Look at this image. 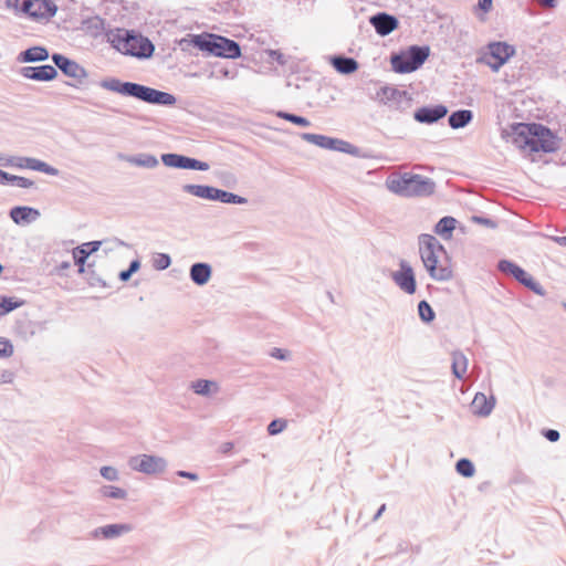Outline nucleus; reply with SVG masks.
I'll list each match as a JSON object with an SVG mask.
<instances>
[{"mask_svg":"<svg viewBox=\"0 0 566 566\" xmlns=\"http://www.w3.org/2000/svg\"><path fill=\"white\" fill-rule=\"evenodd\" d=\"M507 135L517 148L533 153H555L560 148V138L542 124L515 123Z\"/></svg>","mask_w":566,"mask_h":566,"instance_id":"1","label":"nucleus"},{"mask_svg":"<svg viewBox=\"0 0 566 566\" xmlns=\"http://www.w3.org/2000/svg\"><path fill=\"white\" fill-rule=\"evenodd\" d=\"M99 86L124 96L135 97L139 101L153 105L172 106L177 101L176 97L170 93L134 82H122L115 77L101 81Z\"/></svg>","mask_w":566,"mask_h":566,"instance_id":"2","label":"nucleus"},{"mask_svg":"<svg viewBox=\"0 0 566 566\" xmlns=\"http://www.w3.org/2000/svg\"><path fill=\"white\" fill-rule=\"evenodd\" d=\"M386 186L391 192L407 198L430 196L436 189L431 178L409 172L389 177Z\"/></svg>","mask_w":566,"mask_h":566,"instance_id":"3","label":"nucleus"},{"mask_svg":"<svg viewBox=\"0 0 566 566\" xmlns=\"http://www.w3.org/2000/svg\"><path fill=\"white\" fill-rule=\"evenodd\" d=\"M192 45L209 55L223 59H238L241 56L240 44L231 39L213 33L193 35Z\"/></svg>","mask_w":566,"mask_h":566,"instance_id":"4","label":"nucleus"},{"mask_svg":"<svg viewBox=\"0 0 566 566\" xmlns=\"http://www.w3.org/2000/svg\"><path fill=\"white\" fill-rule=\"evenodd\" d=\"M113 44L119 52L138 59H149L155 51V45L148 38L128 30L117 34Z\"/></svg>","mask_w":566,"mask_h":566,"instance_id":"5","label":"nucleus"},{"mask_svg":"<svg viewBox=\"0 0 566 566\" xmlns=\"http://www.w3.org/2000/svg\"><path fill=\"white\" fill-rule=\"evenodd\" d=\"M427 45H411L407 50L395 53L390 57L391 67L396 73L406 74L417 71L429 57Z\"/></svg>","mask_w":566,"mask_h":566,"instance_id":"6","label":"nucleus"},{"mask_svg":"<svg viewBox=\"0 0 566 566\" xmlns=\"http://www.w3.org/2000/svg\"><path fill=\"white\" fill-rule=\"evenodd\" d=\"M10 9L27 14L33 20H48L56 13V6L52 0H6Z\"/></svg>","mask_w":566,"mask_h":566,"instance_id":"7","label":"nucleus"},{"mask_svg":"<svg viewBox=\"0 0 566 566\" xmlns=\"http://www.w3.org/2000/svg\"><path fill=\"white\" fill-rule=\"evenodd\" d=\"M419 253L423 266L431 268L432 273L437 275L434 260L447 254L444 247L434 235L423 233L419 235Z\"/></svg>","mask_w":566,"mask_h":566,"instance_id":"8","label":"nucleus"},{"mask_svg":"<svg viewBox=\"0 0 566 566\" xmlns=\"http://www.w3.org/2000/svg\"><path fill=\"white\" fill-rule=\"evenodd\" d=\"M497 269L507 275L513 276L518 283L531 290L533 293L544 296L546 294L544 287L524 269L509 260H501Z\"/></svg>","mask_w":566,"mask_h":566,"instance_id":"9","label":"nucleus"},{"mask_svg":"<svg viewBox=\"0 0 566 566\" xmlns=\"http://www.w3.org/2000/svg\"><path fill=\"white\" fill-rule=\"evenodd\" d=\"M128 465L134 471L151 475L163 473L167 468V461L159 455L138 454L129 458Z\"/></svg>","mask_w":566,"mask_h":566,"instance_id":"10","label":"nucleus"},{"mask_svg":"<svg viewBox=\"0 0 566 566\" xmlns=\"http://www.w3.org/2000/svg\"><path fill=\"white\" fill-rule=\"evenodd\" d=\"M488 50L489 53L484 57L485 63L494 72H497L500 67L503 66L507 60L515 54L514 46L505 42H492L488 45Z\"/></svg>","mask_w":566,"mask_h":566,"instance_id":"11","label":"nucleus"},{"mask_svg":"<svg viewBox=\"0 0 566 566\" xmlns=\"http://www.w3.org/2000/svg\"><path fill=\"white\" fill-rule=\"evenodd\" d=\"M3 165L19 169H32L49 176H57L60 174L57 168L33 157L11 156L6 159Z\"/></svg>","mask_w":566,"mask_h":566,"instance_id":"12","label":"nucleus"},{"mask_svg":"<svg viewBox=\"0 0 566 566\" xmlns=\"http://www.w3.org/2000/svg\"><path fill=\"white\" fill-rule=\"evenodd\" d=\"M54 65L67 77L76 80L78 84L87 77L86 70L80 65L76 61L69 59L67 56L54 53L51 56Z\"/></svg>","mask_w":566,"mask_h":566,"instance_id":"13","label":"nucleus"},{"mask_svg":"<svg viewBox=\"0 0 566 566\" xmlns=\"http://www.w3.org/2000/svg\"><path fill=\"white\" fill-rule=\"evenodd\" d=\"M392 281L397 286L407 294H413L417 290L416 276L410 264L401 260L399 263V270L392 272Z\"/></svg>","mask_w":566,"mask_h":566,"instance_id":"14","label":"nucleus"},{"mask_svg":"<svg viewBox=\"0 0 566 566\" xmlns=\"http://www.w3.org/2000/svg\"><path fill=\"white\" fill-rule=\"evenodd\" d=\"M20 74L24 78L40 82H49L56 78L57 71L54 66L50 64H44L40 66H23L20 69Z\"/></svg>","mask_w":566,"mask_h":566,"instance_id":"15","label":"nucleus"},{"mask_svg":"<svg viewBox=\"0 0 566 566\" xmlns=\"http://www.w3.org/2000/svg\"><path fill=\"white\" fill-rule=\"evenodd\" d=\"M370 24L377 34L386 36L398 28L399 21L395 15L386 12H378L370 17Z\"/></svg>","mask_w":566,"mask_h":566,"instance_id":"16","label":"nucleus"},{"mask_svg":"<svg viewBox=\"0 0 566 566\" xmlns=\"http://www.w3.org/2000/svg\"><path fill=\"white\" fill-rule=\"evenodd\" d=\"M448 114L447 106L439 104L433 106H422L418 108L413 118L423 124H433L437 123L439 119L443 118Z\"/></svg>","mask_w":566,"mask_h":566,"instance_id":"17","label":"nucleus"},{"mask_svg":"<svg viewBox=\"0 0 566 566\" xmlns=\"http://www.w3.org/2000/svg\"><path fill=\"white\" fill-rule=\"evenodd\" d=\"M132 530L133 527L129 524H108L93 530L91 537L94 539L101 537L104 539H113L129 533Z\"/></svg>","mask_w":566,"mask_h":566,"instance_id":"18","label":"nucleus"},{"mask_svg":"<svg viewBox=\"0 0 566 566\" xmlns=\"http://www.w3.org/2000/svg\"><path fill=\"white\" fill-rule=\"evenodd\" d=\"M9 214L17 224L31 223L40 218V211L38 209L27 206L13 207Z\"/></svg>","mask_w":566,"mask_h":566,"instance_id":"19","label":"nucleus"},{"mask_svg":"<svg viewBox=\"0 0 566 566\" xmlns=\"http://www.w3.org/2000/svg\"><path fill=\"white\" fill-rule=\"evenodd\" d=\"M212 268L206 262H197L190 266L189 276L191 281L199 285H206L211 279Z\"/></svg>","mask_w":566,"mask_h":566,"instance_id":"20","label":"nucleus"},{"mask_svg":"<svg viewBox=\"0 0 566 566\" xmlns=\"http://www.w3.org/2000/svg\"><path fill=\"white\" fill-rule=\"evenodd\" d=\"M50 57L49 51L44 46H32L24 51H21L17 55V61L19 63H35V62H43L46 61Z\"/></svg>","mask_w":566,"mask_h":566,"instance_id":"21","label":"nucleus"},{"mask_svg":"<svg viewBox=\"0 0 566 566\" xmlns=\"http://www.w3.org/2000/svg\"><path fill=\"white\" fill-rule=\"evenodd\" d=\"M443 259L438 258L434 260V270L437 271V275L432 273L431 268H424L429 274V276L434 281H449L453 276L452 269L449 264V259L446 255H442Z\"/></svg>","mask_w":566,"mask_h":566,"instance_id":"22","label":"nucleus"},{"mask_svg":"<svg viewBox=\"0 0 566 566\" xmlns=\"http://www.w3.org/2000/svg\"><path fill=\"white\" fill-rule=\"evenodd\" d=\"M494 405V397L488 398L483 392H478L472 400L471 408L474 415L486 417L492 412Z\"/></svg>","mask_w":566,"mask_h":566,"instance_id":"23","label":"nucleus"},{"mask_svg":"<svg viewBox=\"0 0 566 566\" xmlns=\"http://www.w3.org/2000/svg\"><path fill=\"white\" fill-rule=\"evenodd\" d=\"M331 64L340 74H352L358 70V62L354 57L345 55H334L331 57Z\"/></svg>","mask_w":566,"mask_h":566,"instance_id":"24","label":"nucleus"},{"mask_svg":"<svg viewBox=\"0 0 566 566\" xmlns=\"http://www.w3.org/2000/svg\"><path fill=\"white\" fill-rule=\"evenodd\" d=\"M101 244V241H91L74 248L72 252L74 263H85L92 253L98 251Z\"/></svg>","mask_w":566,"mask_h":566,"instance_id":"25","label":"nucleus"},{"mask_svg":"<svg viewBox=\"0 0 566 566\" xmlns=\"http://www.w3.org/2000/svg\"><path fill=\"white\" fill-rule=\"evenodd\" d=\"M211 201H220L230 205H245L248 199L233 192H229L219 188H213Z\"/></svg>","mask_w":566,"mask_h":566,"instance_id":"26","label":"nucleus"},{"mask_svg":"<svg viewBox=\"0 0 566 566\" xmlns=\"http://www.w3.org/2000/svg\"><path fill=\"white\" fill-rule=\"evenodd\" d=\"M473 119V113L470 109H459L450 114L448 123L451 128L460 129L465 127Z\"/></svg>","mask_w":566,"mask_h":566,"instance_id":"27","label":"nucleus"},{"mask_svg":"<svg viewBox=\"0 0 566 566\" xmlns=\"http://www.w3.org/2000/svg\"><path fill=\"white\" fill-rule=\"evenodd\" d=\"M125 160L134 166L153 169L159 165L156 156L151 154H138L125 157Z\"/></svg>","mask_w":566,"mask_h":566,"instance_id":"28","label":"nucleus"},{"mask_svg":"<svg viewBox=\"0 0 566 566\" xmlns=\"http://www.w3.org/2000/svg\"><path fill=\"white\" fill-rule=\"evenodd\" d=\"M301 138L310 144H313L315 146H318L324 149L332 150V147H335V138L319 135V134H313V133H303L301 135Z\"/></svg>","mask_w":566,"mask_h":566,"instance_id":"29","label":"nucleus"},{"mask_svg":"<svg viewBox=\"0 0 566 566\" xmlns=\"http://www.w3.org/2000/svg\"><path fill=\"white\" fill-rule=\"evenodd\" d=\"M468 369V358L462 352L452 353V373L455 378L462 379Z\"/></svg>","mask_w":566,"mask_h":566,"instance_id":"30","label":"nucleus"},{"mask_svg":"<svg viewBox=\"0 0 566 566\" xmlns=\"http://www.w3.org/2000/svg\"><path fill=\"white\" fill-rule=\"evenodd\" d=\"M213 188L214 187L207 185L187 184L182 186V191L201 199L211 200Z\"/></svg>","mask_w":566,"mask_h":566,"instance_id":"31","label":"nucleus"},{"mask_svg":"<svg viewBox=\"0 0 566 566\" xmlns=\"http://www.w3.org/2000/svg\"><path fill=\"white\" fill-rule=\"evenodd\" d=\"M455 224L457 220L453 217H443L434 226V232L444 239H450Z\"/></svg>","mask_w":566,"mask_h":566,"instance_id":"32","label":"nucleus"},{"mask_svg":"<svg viewBox=\"0 0 566 566\" xmlns=\"http://www.w3.org/2000/svg\"><path fill=\"white\" fill-rule=\"evenodd\" d=\"M187 156L175 154V153H168L161 155V161L165 166L177 168V169H185Z\"/></svg>","mask_w":566,"mask_h":566,"instance_id":"33","label":"nucleus"},{"mask_svg":"<svg viewBox=\"0 0 566 566\" xmlns=\"http://www.w3.org/2000/svg\"><path fill=\"white\" fill-rule=\"evenodd\" d=\"M212 387L217 390V382L206 379H198L191 384L192 390L200 396H209Z\"/></svg>","mask_w":566,"mask_h":566,"instance_id":"34","label":"nucleus"},{"mask_svg":"<svg viewBox=\"0 0 566 566\" xmlns=\"http://www.w3.org/2000/svg\"><path fill=\"white\" fill-rule=\"evenodd\" d=\"M22 304L23 301H19L15 297L0 296V315H7L19 308Z\"/></svg>","mask_w":566,"mask_h":566,"instance_id":"35","label":"nucleus"},{"mask_svg":"<svg viewBox=\"0 0 566 566\" xmlns=\"http://www.w3.org/2000/svg\"><path fill=\"white\" fill-rule=\"evenodd\" d=\"M99 492L104 497L116 500H125L127 497L126 490L114 485H103L99 489Z\"/></svg>","mask_w":566,"mask_h":566,"instance_id":"36","label":"nucleus"},{"mask_svg":"<svg viewBox=\"0 0 566 566\" xmlns=\"http://www.w3.org/2000/svg\"><path fill=\"white\" fill-rule=\"evenodd\" d=\"M401 94L402 92L395 87L384 86L379 90L377 96L381 102L387 103L399 99Z\"/></svg>","mask_w":566,"mask_h":566,"instance_id":"37","label":"nucleus"},{"mask_svg":"<svg viewBox=\"0 0 566 566\" xmlns=\"http://www.w3.org/2000/svg\"><path fill=\"white\" fill-rule=\"evenodd\" d=\"M455 470L460 475L464 478H471L475 472L472 461L467 458L458 460L455 463Z\"/></svg>","mask_w":566,"mask_h":566,"instance_id":"38","label":"nucleus"},{"mask_svg":"<svg viewBox=\"0 0 566 566\" xmlns=\"http://www.w3.org/2000/svg\"><path fill=\"white\" fill-rule=\"evenodd\" d=\"M418 314L421 321L424 323H431L436 317L433 308L424 300L418 303Z\"/></svg>","mask_w":566,"mask_h":566,"instance_id":"39","label":"nucleus"},{"mask_svg":"<svg viewBox=\"0 0 566 566\" xmlns=\"http://www.w3.org/2000/svg\"><path fill=\"white\" fill-rule=\"evenodd\" d=\"M277 117L283 118L301 127H307L311 125V122L307 118L283 111H280L277 113Z\"/></svg>","mask_w":566,"mask_h":566,"instance_id":"40","label":"nucleus"},{"mask_svg":"<svg viewBox=\"0 0 566 566\" xmlns=\"http://www.w3.org/2000/svg\"><path fill=\"white\" fill-rule=\"evenodd\" d=\"M139 269H140V261H139V260H137V259H136V260H133V261L129 263L128 269H126V270H124V271H120V272H119L118 277H119V280H120L122 282H127V281L132 277V275H133L134 273H136Z\"/></svg>","mask_w":566,"mask_h":566,"instance_id":"41","label":"nucleus"},{"mask_svg":"<svg viewBox=\"0 0 566 566\" xmlns=\"http://www.w3.org/2000/svg\"><path fill=\"white\" fill-rule=\"evenodd\" d=\"M185 169L207 171L209 169V164L187 156Z\"/></svg>","mask_w":566,"mask_h":566,"instance_id":"42","label":"nucleus"},{"mask_svg":"<svg viewBox=\"0 0 566 566\" xmlns=\"http://www.w3.org/2000/svg\"><path fill=\"white\" fill-rule=\"evenodd\" d=\"M332 150H337L345 154H356L357 148L348 142L343 139L335 138V147H332Z\"/></svg>","mask_w":566,"mask_h":566,"instance_id":"43","label":"nucleus"},{"mask_svg":"<svg viewBox=\"0 0 566 566\" xmlns=\"http://www.w3.org/2000/svg\"><path fill=\"white\" fill-rule=\"evenodd\" d=\"M286 428V421L283 419H274L268 426V432L270 436H275L282 432Z\"/></svg>","mask_w":566,"mask_h":566,"instance_id":"44","label":"nucleus"},{"mask_svg":"<svg viewBox=\"0 0 566 566\" xmlns=\"http://www.w3.org/2000/svg\"><path fill=\"white\" fill-rule=\"evenodd\" d=\"M99 473L107 481H117L119 479L117 469L111 465L102 467Z\"/></svg>","mask_w":566,"mask_h":566,"instance_id":"45","label":"nucleus"},{"mask_svg":"<svg viewBox=\"0 0 566 566\" xmlns=\"http://www.w3.org/2000/svg\"><path fill=\"white\" fill-rule=\"evenodd\" d=\"M10 184L11 185H15V186H18L20 188H32V187H34V181L33 180L28 179L25 177H21V176H15V175H11Z\"/></svg>","mask_w":566,"mask_h":566,"instance_id":"46","label":"nucleus"},{"mask_svg":"<svg viewBox=\"0 0 566 566\" xmlns=\"http://www.w3.org/2000/svg\"><path fill=\"white\" fill-rule=\"evenodd\" d=\"M471 221L490 229H495L497 227V222L495 220L482 216H472Z\"/></svg>","mask_w":566,"mask_h":566,"instance_id":"47","label":"nucleus"},{"mask_svg":"<svg viewBox=\"0 0 566 566\" xmlns=\"http://www.w3.org/2000/svg\"><path fill=\"white\" fill-rule=\"evenodd\" d=\"M171 264V258L166 253H159L155 260V268L157 270H166Z\"/></svg>","mask_w":566,"mask_h":566,"instance_id":"48","label":"nucleus"},{"mask_svg":"<svg viewBox=\"0 0 566 566\" xmlns=\"http://www.w3.org/2000/svg\"><path fill=\"white\" fill-rule=\"evenodd\" d=\"M13 354V346L8 339L0 338V357L8 358Z\"/></svg>","mask_w":566,"mask_h":566,"instance_id":"49","label":"nucleus"},{"mask_svg":"<svg viewBox=\"0 0 566 566\" xmlns=\"http://www.w3.org/2000/svg\"><path fill=\"white\" fill-rule=\"evenodd\" d=\"M271 357L280 359V360H287L290 357V353L287 350L281 349V348H273L270 353Z\"/></svg>","mask_w":566,"mask_h":566,"instance_id":"50","label":"nucleus"},{"mask_svg":"<svg viewBox=\"0 0 566 566\" xmlns=\"http://www.w3.org/2000/svg\"><path fill=\"white\" fill-rule=\"evenodd\" d=\"M542 433L551 442L558 441L560 437L559 432L555 429H544Z\"/></svg>","mask_w":566,"mask_h":566,"instance_id":"51","label":"nucleus"},{"mask_svg":"<svg viewBox=\"0 0 566 566\" xmlns=\"http://www.w3.org/2000/svg\"><path fill=\"white\" fill-rule=\"evenodd\" d=\"M177 475L180 478L189 479L191 481H198L199 476L197 473L179 470L177 471Z\"/></svg>","mask_w":566,"mask_h":566,"instance_id":"52","label":"nucleus"},{"mask_svg":"<svg viewBox=\"0 0 566 566\" xmlns=\"http://www.w3.org/2000/svg\"><path fill=\"white\" fill-rule=\"evenodd\" d=\"M493 0H479L478 7L483 12H489L492 8Z\"/></svg>","mask_w":566,"mask_h":566,"instance_id":"53","label":"nucleus"},{"mask_svg":"<svg viewBox=\"0 0 566 566\" xmlns=\"http://www.w3.org/2000/svg\"><path fill=\"white\" fill-rule=\"evenodd\" d=\"M12 373L4 370L0 374V384H9L12 381Z\"/></svg>","mask_w":566,"mask_h":566,"instance_id":"54","label":"nucleus"},{"mask_svg":"<svg viewBox=\"0 0 566 566\" xmlns=\"http://www.w3.org/2000/svg\"><path fill=\"white\" fill-rule=\"evenodd\" d=\"M535 1L543 8H548V9L555 8L557 4V0H535Z\"/></svg>","mask_w":566,"mask_h":566,"instance_id":"55","label":"nucleus"},{"mask_svg":"<svg viewBox=\"0 0 566 566\" xmlns=\"http://www.w3.org/2000/svg\"><path fill=\"white\" fill-rule=\"evenodd\" d=\"M11 174L0 169V185H10Z\"/></svg>","mask_w":566,"mask_h":566,"instance_id":"56","label":"nucleus"},{"mask_svg":"<svg viewBox=\"0 0 566 566\" xmlns=\"http://www.w3.org/2000/svg\"><path fill=\"white\" fill-rule=\"evenodd\" d=\"M90 284L91 285L101 284L102 286H106V283L101 277L94 276L93 272H92V276L90 277Z\"/></svg>","mask_w":566,"mask_h":566,"instance_id":"57","label":"nucleus"},{"mask_svg":"<svg viewBox=\"0 0 566 566\" xmlns=\"http://www.w3.org/2000/svg\"><path fill=\"white\" fill-rule=\"evenodd\" d=\"M551 240L560 247H566V237H551Z\"/></svg>","mask_w":566,"mask_h":566,"instance_id":"58","label":"nucleus"},{"mask_svg":"<svg viewBox=\"0 0 566 566\" xmlns=\"http://www.w3.org/2000/svg\"><path fill=\"white\" fill-rule=\"evenodd\" d=\"M386 511V504H382L378 511L376 512V514L374 515L373 517V522H376L379 520V517L382 515V513Z\"/></svg>","mask_w":566,"mask_h":566,"instance_id":"59","label":"nucleus"},{"mask_svg":"<svg viewBox=\"0 0 566 566\" xmlns=\"http://www.w3.org/2000/svg\"><path fill=\"white\" fill-rule=\"evenodd\" d=\"M270 55L274 59H276L280 63H283L282 61V53H280L279 51H271Z\"/></svg>","mask_w":566,"mask_h":566,"instance_id":"60","label":"nucleus"},{"mask_svg":"<svg viewBox=\"0 0 566 566\" xmlns=\"http://www.w3.org/2000/svg\"><path fill=\"white\" fill-rule=\"evenodd\" d=\"M78 266V273L83 274L85 272V263H75Z\"/></svg>","mask_w":566,"mask_h":566,"instance_id":"61","label":"nucleus"},{"mask_svg":"<svg viewBox=\"0 0 566 566\" xmlns=\"http://www.w3.org/2000/svg\"><path fill=\"white\" fill-rule=\"evenodd\" d=\"M70 266H71V263H70V262H67V261H64V262H62V263H61L60 269H61V270H66V269H69Z\"/></svg>","mask_w":566,"mask_h":566,"instance_id":"62","label":"nucleus"},{"mask_svg":"<svg viewBox=\"0 0 566 566\" xmlns=\"http://www.w3.org/2000/svg\"><path fill=\"white\" fill-rule=\"evenodd\" d=\"M228 176H229V185L237 182V179H235V177L232 174L229 172Z\"/></svg>","mask_w":566,"mask_h":566,"instance_id":"63","label":"nucleus"},{"mask_svg":"<svg viewBox=\"0 0 566 566\" xmlns=\"http://www.w3.org/2000/svg\"><path fill=\"white\" fill-rule=\"evenodd\" d=\"M223 75H224V76H228V75H229V71H228V70H224V71H223Z\"/></svg>","mask_w":566,"mask_h":566,"instance_id":"64","label":"nucleus"}]
</instances>
